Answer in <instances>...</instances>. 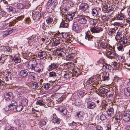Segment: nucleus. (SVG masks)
I'll return each mask as SVG.
<instances>
[{"instance_id": "obj_47", "label": "nucleus", "mask_w": 130, "mask_h": 130, "mask_svg": "<svg viewBox=\"0 0 130 130\" xmlns=\"http://www.w3.org/2000/svg\"><path fill=\"white\" fill-rule=\"evenodd\" d=\"M78 95H79L80 97H83V96L86 94L84 90L82 91H80L78 93Z\"/></svg>"}, {"instance_id": "obj_13", "label": "nucleus", "mask_w": 130, "mask_h": 130, "mask_svg": "<svg viewBox=\"0 0 130 130\" xmlns=\"http://www.w3.org/2000/svg\"><path fill=\"white\" fill-rule=\"evenodd\" d=\"M122 34L121 32L117 31L115 36V39L118 42H119L122 39Z\"/></svg>"}, {"instance_id": "obj_49", "label": "nucleus", "mask_w": 130, "mask_h": 130, "mask_svg": "<svg viewBox=\"0 0 130 130\" xmlns=\"http://www.w3.org/2000/svg\"><path fill=\"white\" fill-rule=\"evenodd\" d=\"M93 82L94 83V82H86V84L87 85V86H91L92 87H94V86H93Z\"/></svg>"}, {"instance_id": "obj_45", "label": "nucleus", "mask_w": 130, "mask_h": 130, "mask_svg": "<svg viewBox=\"0 0 130 130\" xmlns=\"http://www.w3.org/2000/svg\"><path fill=\"white\" fill-rule=\"evenodd\" d=\"M75 105L78 107L80 106L81 105V101L79 99H77L75 102Z\"/></svg>"}, {"instance_id": "obj_27", "label": "nucleus", "mask_w": 130, "mask_h": 130, "mask_svg": "<svg viewBox=\"0 0 130 130\" xmlns=\"http://www.w3.org/2000/svg\"><path fill=\"white\" fill-rule=\"evenodd\" d=\"M124 93L126 96H128L130 95V87H128L124 90Z\"/></svg>"}, {"instance_id": "obj_36", "label": "nucleus", "mask_w": 130, "mask_h": 130, "mask_svg": "<svg viewBox=\"0 0 130 130\" xmlns=\"http://www.w3.org/2000/svg\"><path fill=\"white\" fill-rule=\"evenodd\" d=\"M16 111H21L23 109V107L21 105H19L16 106Z\"/></svg>"}, {"instance_id": "obj_26", "label": "nucleus", "mask_w": 130, "mask_h": 130, "mask_svg": "<svg viewBox=\"0 0 130 130\" xmlns=\"http://www.w3.org/2000/svg\"><path fill=\"white\" fill-rule=\"evenodd\" d=\"M92 36L91 35L89 31H87V32L86 33L85 38L86 40H87L88 41H90L92 39Z\"/></svg>"}, {"instance_id": "obj_57", "label": "nucleus", "mask_w": 130, "mask_h": 130, "mask_svg": "<svg viewBox=\"0 0 130 130\" xmlns=\"http://www.w3.org/2000/svg\"><path fill=\"white\" fill-rule=\"evenodd\" d=\"M64 97L62 96L58 98L57 100H56L58 102L60 103L64 98Z\"/></svg>"}, {"instance_id": "obj_22", "label": "nucleus", "mask_w": 130, "mask_h": 130, "mask_svg": "<svg viewBox=\"0 0 130 130\" xmlns=\"http://www.w3.org/2000/svg\"><path fill=\"white\" fill-rule=\"evenodd\" d=\"M28 71L26 70H22L20 72V75L23 77H25L28 75Z\"/></svg>"}, {"instance_id": "obj_30", "label": "nucleus", "mask_w": 130, "mask_h": 130, "mask_svg": "<svg viewBox=\"0 0 130 130\" xmlns=\"http://www.w3.org/2000/svg\"><path fill=\"white\" fill-rule=\"evenodd\" d=\"M91 13L93 16L97 17L98 15V12L95 9H93L92 10Z\"/></svg>"}, {"instance_id": "obj_62", "label": "nucleus", "mask_w": 130, "mask_h": 130, "mask_svg": "<svg viewBox=\"0 0 130 130\" xmlns=\"http://www.w3.org/2000/svg\"><path fill=\"white\" fill-rule=\"evenodd\" d=\"M120 80L122 81V80L121 78L118 77L117 76L115 77L114 78V79H113V80L115 81H118Z\"/></svg>"}, {"instance_id": "obj_6", "label": "nucleus", "mask_w": 130, "mask_h": 130, "mask_svg": "<svg viewBox=\"0 0 130 130\" xmlns=\"http://www.w3.org/2000/svg\"><path fill=\"white\" fill-rule=\"evenodd\" d=\"M117 55V54L115 52V51H108L106 52V56L109 59H115Z\"/></svg>"}, {"instance_id": "obj_64", "label": "nucleus", "mask_w": 130, "mask_h": 130, "mask_svg": "<svg viewBox=\"0 0 130 130\" xmlns=\"http://www.w3.org/2000/svg\"><path fill=\"white\" fill-rule=\"evenodd\" d=\"M46 124V122L44 121H42L40 122V125L41 126H43L45 125Z\"/></svg>"}, {"instance_id": "obj_40", "label": "nucleus", "mask_w": 130, "mask_h": 130, "mask_svg": "<svg viewBox=\"0 0 130 130\" xmlns=\"http://www.w3.org/2000/svg\"><path fill=\"white\" fill-rule=\"evenodd\" d=\"M23 4L24 8H27L28 7H29L30 5V4H29V2L28 1H25L23 3Z\"/></svg>"}, {"instance_id": "obj_61", "label": "nucleus", "mask_w": 130, "mask_h": 130, "mask_svg": "<svg viewBox=\"0 0 130 130\" xmlns=\"http://www.w3.org/2000/svg\"><path fill=\"white\" fill-rule=\"evenodd\" d=\"M4 109L5 111H10V109L9 105L8 106H4Z\"/></svg>"}, {"instance_id": "obj_28", "label": "nucleus", "mask_w": 130, "mask_h": 130, "mask_svg": "<svg viewBox=\"0 0 130 130\" xmlns=\"http://www.w3.org/2000/svg\"><path fill=\"white\" fill-rule=\"evenodd\" d=\"M97 78H96V77L95 76V77L93 78L92 77L89 78L87 80V81H99L100 80V78L98 77L97 76Z\"/></svg>"}, {"instance_id": "obj_17", "label": "nucleus", "mask_w": 130, "mask_h": 130, "mask_svg": "<svg viewBox=\"0 0 130 130\" xmlns=\"http://www.w3.org/2000/svg\"><path fill=\"white\" fill-rule=\"evenodd\" d=\"M69 8L67 7H60V13L62 17H63L66 12H67Z\"/></svg>"}, {"instance_id": "obj_38", "label": "nucleus", "mask_w": 130, "mask_h": 130, "mask_svg": "<svg viewBox=\"0 0 130 130\" xmlns=\"http://www.w3.org/2000/svg\"><path fill=\"white\" fill-rule=\"evenodd\" d=\"M60 25L61 27L63 28H67L68 26V24L67 23L64 22H62Z\"/></svg>"}, {"instance_id": "obj_53", "label": "nucleus", "mask_w": 130, "mask_h": 130, "mask_svg": "<svg viewBox=\"0 0 130 130\" xmlns=\"http://www.w3.org/2000/svg\"><path fill=\"white\" fill-rule=\"evenodd\" d=\"M10 104L11 105H13V106L14 105V106H17V102L13 100L11 101V103Z\"/></svg>"}, {"instance_id": "obj_48", "label": "nucleus", "mask_w": 130, "mask_h": 130, "mask_svg": "<svg viewBox=\"0 0 130 130\" xmlns=\"http://www.w3.org/2000/svg\"><path fill=\"white\" fill-rule=\"evenodd\" d=\"M12 59L16 63H20V59L19 58L14 57Z\"/></svg>"}, {"instance_id": "obj_12", "label": "nucleus", "mask_w": 130, "mask_h": 130, "mask_svg": "<svg viewBox=\"0 0 130 130\" xmlns=\"http://www.w3.org/2000/svg\"><path fill=\"white\" fill-rule=\"evenodd\" d=\"M84 113L83 112L81 111L78 112L76 113L75 117L76 119L82 120L84 115Z\"/></svg>"}, {"instance_id": "obj_50", "label": "nucleus", "mask_w": 130, "mask_h": 130, "mask_svg": "<svg viewBox=\"0 0 130 130\" xmlns=\"http://www.w3.org/2000/svg\"><path fill=\"white\" fill-rule=\"evenodd\" d=\"M111 63L115 67L118 68L119 67V64L117 63V62L114 61V62H112Z\"/></svg>"}, {"instance_id": "obj_7", "label": "nucleus", "mask_w": 130, "mask_h": 130, "mask_svg": "<svg viewBox=\"0 0 130 130\" xmlns=\"http://www.w3.org/2000/svg\"><path fill=\"white\" fill-rule=\"evenodd\" d=\"M30 16L32 17L33 19L36 21H38L41 18L40 13L38 12H35V11H33L31 13L30 12Z\"/></svg>"}, {"instance_id": "obj_44", "label": "nucleus", "mask_w": 130, "mask_h": 130, "mask_svg": "<svg viewBox=\"0 0 130 130\" xmlns=\"http://www.w3.org/2000/svg\"><path fill=\"white\" fill-rule=\"evenodd\" d=\"M17 7L18 8L20 9H22L24 8L23 4L22 3H18L17 4Z\"/></svg>"}, {"instance_id": "obj_1", "label": "nucleus", "mask_w": 130, "mask_h": 130, "mask_svg": "<svg viewBox=\"0 0 130 130\" xmlns=\"http://www.w3.org/2000/svg\"><path fill=\"white\" fill-rule=\"evenodd\" d=\"M28 68L32 70H34L36 72L40 73L43 70V65L41 63H38L36 59H32L28 62Z\"/></svg>"}, {"instance_id": "obj_10", "label": "nucleus", "mask_w": 130, "mask_h": 130, "mask_svg": "<svg viewBox=\"0 0 130 130\" xmlns=\"http://www.w3.org/2000/svg\"><path fill=\"white\" fill-rule=\"evenodd\" d=\"M123 119L126 122L130 121V111L127 110L124 112Z\"/></svg>"}, {"instance_id": "obj_3", "label": "nucleus", "mask_w": 130, "mask_h": 130, "mask_svg": "<svg viewBox=\"0 0 130 130\" xmlns=\"http://www.w3.org/2000/svg\"><path fill=\"white\" fill-rule=\"evenodd\" d=\"M78 3L79 4V9L80 10L83 12H85V13L88 14L89 13L88 5L87 3L80 2L79 3L78 2Z\"/></svg>"}, {"instance_id": "obj_16", "label": "nucleus", "mask_w": 130, "mask_h": 130, "mask_svg": "<svg viewBox=\"0 0 130 130\" xmlns=\"http://www.w3.org/2000/svg\"><path fill=\"white\" fill-rule=\"evenodd\" d=\"M107 45L106 43L104 42H101L100 44L99 48L101 50H104L105 51H106Z\"/></svg>"}, {"instance_id": "obj_20", "label": "nucleus", "mask_w": 130, "mask_h": 130, "mask_svg": "<svg viewBox=\"0 0 130 130\" xmlns=\"http://www.w3.org/2000/svg\"><path fill=\"white\" fill-rule=\"evenodd\" d=\"M87 108L90 109H92L94 108L96 105L95 103L92 101H89L87 102Z\"/></svg>"}, {"instance_id": "obj_51", "label": "nucleus", "mask_w": 130, "mask_h": 130, "mask_svg": "<svg viewBox=\"0 0 130 130\" xmlns=\"http://www.w3.org/2000/svg\"><path fill=\"white\" fill-rule=\"evenodd\" d=\"M118 50L120 51H123L124 50V48L123 45H120L117 47Z\"/></svg>"}, {"instance_id": "obj_34", "label": "nucleus", "mask_w": 130, "mask_h": 130, "mask_svg": "<svg viewBox=\"0 0 130 130\" xmlns=\"http://www.w3.org/2000/svg\"><path fill=\"white\" fill-rule=\"evenodd\" d=\"M107 115L104 113L101 115L100 118L102 121L104 120L107 119Z\"/></svg>"}, {"instance_id": "obj_9", "label": "nucleus", "mask_w": 130, "mask_h": 130, "mask_svg": "<svg viewBox=\"0 0 130 130\" xmlns=\"http://www.w3.org/2000/svg\"><path fill=\"white\" fill-rule=\"evenodd\" d=\"M72 29L76 32H79L81 30V28L79 25H78L77 22H74L72 27Z\"/></svg>"}, {"instance_id": "obj_8", "label": "nucleus", "mask_w": 130, "mask_h": 130, "mask_svg": "<svg viewBox=\"0 0 130 130\" xmlns=\"http://www.w3.org/2000/svg\"><path fill=\"white\" fill-rule=\"evenodd\" d=\"M103 29L100 26L94 27L90 29L92 33H98L102 31Z\"/></svg>"}, {"instance_id": "obj_5", "label": "nucleus", "mask_w": 130, "mask_h": 130, "mask_svg": "<svg viewBox=\"0 0 130 130\" xmlns=\"http://www.w3.org/2000/svg\"><path fill=\"white\" fill-rule=\"evenodd\" d=\"M88 17L83 15H78L77 20L79 23L81 24H85L87 22Z\"/></svg>"}, {"instance_id": "obj_41", "label": "nucleus", "mask_w": 130, "mask_h": 130, "mask_svg": "<svg viewBox=\"0 0 130 130\" xmlns=\"http://www.w3.org/2000/svg\"><path fill=\"white\" fill-rule=\"evenodd\" d=\"M124 18V16L122 14H118L117 16V20H122Z\"/></svg>"}, {"instance_id": "obj_23", "label": "nucleus", "mask_w": 130, "mask_h": 130, "mask_svg": "<svg viewBox=\"0 0 130 130\" xmlns=\"http://www.w3.org/2000/svg\"><path fill=\"white\" fill-rule=\"evenodd\" d=\"M108 90L105 89L100 90L99 91V95L101 96H104L107 93Z\"/></svg>"}, {"instance_id": "obj_32", "label": "nucleus", "mask_w": 130, "mask_h": 130, "mask_svg": "<svg viewBox=\"0 0 130 130\" xmlns=\"http://www.w3.org/2000/svg\"><path fill=\"white\" fill-rule=\"evenodd\" d=\"M128 41V40L126 37H124L122 40H121L119 42L121 44H126Z\"/></svg>"}, {"instance_id": "obj_56", "label": "nucleus", "mask_w": 130, "mask_h": 130, "mask_svg": "<svg viewBox=\"0 0 130 130\" xmlns=\"http://www.w3.org/2000/svg\"><path fill=\"white\" fill-rule=\"evenodd\" d=\"M122 25V24L121 23L119 22H116L113 24V25L115 26H121Z\"/></svg>"}, {"instance_id": "obj_14", "label": "nucleus", "mask_w": 130, "mask_h": 130, "mask_svg": "<svg viewBox=\"0 0 130 130\" xmlns=\"http://www.w3.org/2000/svg\"><path fill=\"white\" fill-rule=\"evenodd\" d=\"M48 77L51 78H53L55 80L53 81H58L59 79L56 78L57 76L56 75V73L52 71L50 72L48 74Z\"/></svg>"}, {"instance_id": "obj_35", "label": "nucleus", "mask_w": 130, "mask_h": 130, "mask_svg": "<svg viewBox=\"0 0 130 130\" xmlns=\"http://www.w3.org/2000/svg\"><path fill=\"white\" fill-rule=\"evenodd\" d=\"M35 42L34 38L32 37L28 41V43L29 45L32 44Z\"/></svg>"}, {"instance_id": "obj_43", "label": "nucleus", "mask_w": 130, "mask_h": 130, "mask_svg": "<svg viewBox=\"0 0 130 130\" xmlns=\"http://www.w3.org/2000/svg\"><path fill=\"white\" fill-rule=\"evenodd\" d=\"M28 100L27 99H25L22 100L21 102V104L23 105L24 106H26L27 105Z\"/></svg>"}, {"instance_id": "obj_59", "label": "nucleus", "mask_w": 130, "mask_h": 130, "mask_svg": "<svg viewBox=\"0 0 130 130\" xmlns=\"http://www.w3.org/2000/svg\"><path fill=\"white\" fill-rule=\"evenodd\" d=\"M50 85L48 83H47L44 85V88L46 89L47 90L49 88Z\"/></svg>"}, {"instance_id": "obj_15", "label": "nucleus", "mask_w": 130, "mask_h": 130, "mask_svg": "<svg viewBox=\"0 0 130 130\" xmlns=\"http://www.w3.org/2000/svg\"><path fill=\"white\" fill-rule=\"evenodd\" d=\"M38 54L39 57L41 59L45 58L47 56L46 53L44 51L39 52H38Z\"/></svg>"}, {"instance_id": "obj_54", "label": "nucleus", "mask_w": 130, "mask_h": 130, "mask_svg": "<svg viewBox=\"0 0 130 130\" xmlns=\"http://www.w3.org/2000/svg\"><path fill=\"white\" fill-rule=\"evenodd\" d=\"M107 75H109L108 73H106V76L104 75L103 78V79L104 80H108L109 77L107 76Z\"/></svg>"}, {"instance_id": "obj_21", "label": "nucleus", "mask_w": 130, "mask_h": 130, "mask_svg": "<svg viewBox=\"0 0 130 130\" xmlns=\"http://www.w3.org/2000/svg\"><path fill=\"white\" fill-rule=\"evenodd\" d=\"M14 31V29L10 28L4 32L2 35L6 36L12 33Z\"/></svg>"}, {"instance_id": "obj_39", "label": "nucleus", "mask_w": 130, "mask_h": 130, "mask_svg": "<svg viewBox=\"0 0 130 130\" xmlns=\"http://www.w3.org/2000/svg\"><path fill=\"white\" fill-rule=\"evenodd\" d=\"M113 6L110 5H108V7L107 10V12H109L112 11L113 9Z\"/></svg>"}, {"instance_id": "obj_63", "label": "nucleus", "mask_w": 130, "mask_h": 130, "mask_svg": "<svg viewBox=\"0 0 130 130\" xmlns=\"http://www.w3.org/2000/svg\"><path fill=\"white\" fill-rule=\"evenodd\" d=\"M32 84H33L32 86L34 87L35 88L38 87V85L37 82H34L33 83H32Z\"/></svg>"}, {"instance_id": "obj_11", "label": "nucleus", "mask_w": 130, "mask_h": 130, "mask_svg": "<svg viewBox=\"0 0 130 130\" xmlns=\"http://www.w3.org/2000/svg\"><path fill=\"white\" fill-rule=\"evenodd\" d=\"M51 121L55 124H59L60 123V119L56 116V114H54L52 117Z\"/></svg>"}, {"instance_id": "obj_55", "label": "nucleus", "mask_w": 130, "mask_h": 130, "mask_svg": "<svg viewBox=\"0 0 130 130\" xmlns=\"http://www.w3.org/2000/svg\"><path fill=\"white\" fill-rule=\"evenodd\" d=\"M36 103L37 105H44V104L42 103V101L41 100L37 101L36 102Z\"/></svg>"}, {"instance_id": "obj_42", "label": "nucleus", "mask_w": 130, "mask_h": 130, "mask_svg": "<svg viewBox=\"0 0 130 130\" xmlns=\"http://www.w3.org/2000/svg\"><path fill=\"white\" fill-rule=\"evenodd\" d=\"M9 106L10 110L12 111H16V106H14L13 105H11L10 104H9Z\"/></svg>"}, {"instance_id": "obj_46", "label": "nucleus", "mask_w": 130, "mask_h": 130, "mask_svg": "<svg viewBox=\"0 0 130 130\" xmlns=\"http://www.w3.org/2000/svg\"><path fill=\"white\" fill-rule=\"evenodd\" d=\"M4 50L8 52H10L12 51V50L10 48V47L8 46H5L4 48Z\"/></svg>"}, {"instance_id": "obj_37", "label": "nucleus", "mask_w": 130, "mask_h": 130, "mask_svg": "<svg viewBox=\"0 0 130 130\" xmlns=\"http://www.w3.org/2000/svg\"><path fill=\"white\" fill-rule=\"evenodd\" d=\"M60 41L57 39H56L55 41H53L52 43L53 46H56L60 44Z\"/></svg>"}, {"instance_id": "obj_19", "label": "nucleus", "mask_w": 130, "mask_h": 130, "mask_svg": "<svg viewBox=\"0 0 130 130\" xmlns=\"http://www.w3.org/2000/svg\"><path fill=\"white\" fill-rule=\"evenodd\" d=\"M58 67V64L57 63L53 62L51 63L48 67V68L50 70H52L56 69Z\"/></svg>"}, {"instance_id": "obj_31", "label": "nucleus", "mask_w": 130, "mask_h": 130, "mask_svg": "<svg viewBox=\"0 0 130 130\" xmlns=\"http://www.w3.org/2000/svg\"><path fill=\"white\" fill-rule=\"evenodd\" d=\"M102 19L105 21H108L109 19L110 16L109 17L106 14L105 15H102L101 16Z\"/></svg>"}, {"instance_id": "obj_33", "label": "nucleus", "mask_w": 130, "mask_h": 130, "mask_svg": "<svg viewBox=\"0 0 130 130\" xmlns=\"http://www.w3.org/2000/svg\"><path fill=\"white\" fill-rule=\"evenodd\" d=\"M103 68L106 70H109L111 69V67L110 65L107 64L103 65Z\"/></svg>"}, {"instance_id": "obj_29", "label": "nucleus", "mask_w": 130, "mask_h": 130, "mask_svg": "<svg viewBox=\"0 0 130 130\" xmlns=\"http://www.w3.org/2000/svg\"><path fill=\"white\" fill-rule=\"evenodd\" d=\"M29 75L31 78L33 80H35L36 79V77L35 76L36 75L35 74L34 72H31L29 74Z\"/></svg>"}, {"instance_id": "obj_2", "label": "nucleus", "mask_w": 130, "mask_h": 130, "mask_svg": "<svg viewBox=\"0 0 130 130\" xmlns=\"http://www.w3.org/2000/svg\"><path fill=\"white\" fill-rule=\"evenodd\" d=\"M57 4V0H49L46 6V9L49 12H52L55 8Z\"/></svg>"}, {"instance_id": "obj_58", "label": "nucleus", "mask_w": 130, "mask_h": 130, "mask_svg": "<svg viewBox=\"0 0 130 130\" xmlns=\"http://www.w3.org/2000/svg\"><path fill=\"white\" fill-rule=\"evenodd\" d=\"M96 128V130H104L103 128L100 125H97Z\"/></svg>"}, {"instance_id": "obj_60", "label": "nucleus", "mask_w": 130, "mask_h": 130, "mask_svg": "<svg viewBox=\"0 0 130 130\" xmlns=\"http://www.w3.org/2000/svg\"><path fill=\"white\" fill-rule=\"evenodd\" d=\"M111 127L110 124H108L105 126L106 130H111Z\"/></svg>"}, {"instance_id": "obj_25", "label": "nucleus", "mask_w": 130, "mask_h": 130, "mask_svg": "<svg viewBox=\"0 0 130 130\" xmlns=\"http://www.w3.org/2000/svg\"><path fill=\"white\" fill-rule=\"evenodd\" d=\"M53 19L52 17L51 16L47 17L46 19V21L47 23L49 25H50V26H53L52 24L53 22Z\"/></svg>"}, {"instance_id": "obj_18", "label": "nucleus", "mask_w": 130, "mask_h": 130, "mask_svg": "<svg viewBox=\"0 0 130 130\" xmlns=\"http://www.w3.org/2000/svg\"><path fill=\"white\" fill-rule=\"evenodd\" d=\"M116 29L115 28L110 29L108 32V35L111 37H113L115 36Z\"/></svg>"}, {"instance_id": "obj_4", "label": "nucleus", "mask_w": 130, "mask_h": 130, "mask_svg": "<svg viewBox=\"0 0 130 130\" xmlns=\"http://www.w3.org/2000/svg\"><path fill=\"white\" fill-rule=\"evenodd\" d=\"M75 14L73 12H68L67 14H65L63 17L64 19L67 22H68L72 20L74 18Z\"/></svg>"}, {"instance_id": "obj_52", "label": "nucleus", "mask_w": 130, "mask_h": 130, "mask_svg": "<svg viewBox=\"0 0 130 130\" xmlns=\"http://www.w3.org/2000/svg\"><path fill=\"white\" fill-rule=\"evenodd\" d=\"M5 130H17V129L14 128L10 127L8 126H7L5 128Z\"/></svg>"}, {"instance_id": "obj_24", "label": "nucleus", "mask_w": 130, "mask_h": 130, "mask_svg": "<svg viewBox=\"0 0 130 130\" xmlns=\"http://www.w3.org/2000/svg\"><path fill=\"white\" fill-rule=\"evenodd\" d=\"M5 97L6 98V100H7L6 99H12L13 97V95L12 93L11 92H9L6 93L5 95Z\"/></svg>"}]
</instances>
